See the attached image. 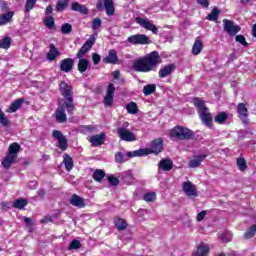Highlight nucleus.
<instances>
[{
	"mask_svg": "<svg viewBox=\"0 0 256 256\" xmlns=\"http://www.w3.org/2000/svg\"><path fill=\"white\" fill-rule=\"evenodd\" d=\"M112 75H113V78H114V79H119V77H121V71L115 70V71L112 73Z\"/></svg>",
	"mask_w": 256,
	"mask_h": 256,
	"instance_id": "62",
	"label": "nucleus"
},
{
	"mask_svg": "<svg viewBox=\"0 0 256 256\" xmlns=\"http://www.w3.org/2000/svg\"><path fill=\"white\" fill-rule=\"evenodd\" d=\"M59 89L62 97L65 99L64 105L67 113L73 115V111H75V104H73V87L67 84V82H60Z\"/></svg>",
	"mask_w": 256,
	"mask_h": 256,
	"instance_id": "3",
	"label": "nucleus"
},
{
	"mask_svg": "<svg viewBox=\"0 0 256 256\" xmlns=\"http://www.w3.org/2000/svg\"><path fill=\"white\" fill-rule=\"evenodd\" d=\"M0 7H1V9H3V11H7L9 9L7 2H5L3 0L0 1Z\"/></svg>",
	"mask_w": 256,
	"mask_h": 256,
	"instance_id": "61",
	"label": "nucleus"
},
{
	"mask_svg": "<svg viewBox=\"0 0 256 256\" xmlns=\"http://www.w3.org/2000/svg\"><path fill=\"white\" fill-rule=\"evenodd\" d=\"M136 22L138 23V25H141V27H143L144 29H147L148 31H152V33L157 35V33L159 31L157 29V26H155L149 20L138 17V18H136Z\"/></svg>",
	"mask_w": 256,
	"mask_h": 256,
	"instance_id": "14",
	"label": "nucleus"
},
{
	"mask_svg": "<svg viewBox=\"0 0 256 256\" xmlns=\"http://www.w3.org/2000/svg\"><path fill=\"white\" fill-rule=\"evenodd\" d=\"M116 163H125V159L123 158V154L121 152H117L115 154Z\"/></svg>",
	"mask_w": 256,
	"mask_h": 256,
	"instance_id": "55",
	"label": "nucleus"
},
{
	"mask_svg": "<svg viewBox=\"0 0 256 256\" xmlns=\"http://www.w3.org/2000/svg\"><path fill=\"white\" fill-rule=\"evenodd\" d=\"M93 45H95V37H90L78 51L76 55L77 59H83L85 54L91 51V47H93Z\"/></svg>",
	"mask_w": 256,
	"mask_h": 256,
	"instance_id": "7",
	"label": "nucleus"
},
{
	"mask_svg": "<svg viewBox=\"0 0 256 256\" xmlns=\"http://www.w3.org/2000/svg\"><path fill=\"white\" fill-rule=\"evenodd\" d=\"M19 151H21V146L18 143H12L8 148L7 155H10L12 157H16L19 155Z\"/></svg>",
	"mask_w": 256,
	"mask_h": 256,
	"instance_id": "29",
	"label": "nucleus"
},
{
	"mask_svg": "<svg viewBox=\"0 0 256 256\" xmlns=\"http://www.w3.org/2000/svg\"><path fill=\"white\" fill-rule=\"evenodd\" d=\"M159 65V52L152 51L150 54L134 60L132 69L137 73H149Z\"/></svg>",
	"mask_w": 256,
	"mask_h": 256,
	"instance_id": "1",
	"label": "nucleus"
},
{
	"mask_svg": "<svg viewBox=\"0 0 256 256\" xmlns=\"http://www.w3.org/2000/svg\"><path fill=\"white\" fill-rule=\"evenodd\" d=\"M43 23L47 29L55 30V18L53 16H48L43 20Z\"/></svg>",
	"mask_w": 256,
	"mask_h": 256,
	"instance_id": "37",
	"label": "nucleus"
},
{
	"mask_svg": "<svg viewBox=\"0 0 256 256\" xmlns=\"http://www.w3.org/2000/svg\"><path fill=\"white\" fill-rule=\"evenodd\" d=\"M207 215V211L203 210L197 215V221L201 222L203 219H205V216Z\"/></svg>",
	"mask_w": 256,
	"mask_h": 256,
	"instance_id": "59",
	"label": "nucleus"
},
{
	"mask_svg": "<svg viewBox=\"0 0 256 256\" xmlns=\"http://www.w3.org/2000/svg\"><path fill=\"white\" fill-rule=\"evenodd\" d=\"M74 61L71 58H65L60 62V70L63 71V73H69L73 70Z\"/></svg>",
	"mask_w": 256,
	"mask_h": 256,
	"instance_id": "18",
	"label": "nucleus"
},
{
	"mask_svg": "<svg viewBox=\"0 0 256 256\" xmlns=\"http://www.w3.org/2000/svg\"><path fill=\"white\" fill-rule=\"evenodd\" d=\"M182 190L187 197H197V187L193 185V182L186 181L182 184Z\"/></svg>",
	"mask_w": 256,
	"mask_h": 256,
	"instance_id": "13",
	"label": "nucleus"
},
{
	"mask_svg": "<svg viewBox=\"0 0 256 256\" xmlns=\"http://www.w3.org/2000/svg\"><path fill=\"white\" fill-rule=\"evenodd\" d=\"M236 165H237L239 171L247 170V161H245V158H243V157L237 158Z\"/></svg>",
	"mask_w": 256,
	"mask_h": 256,
	"instance_id": "44",
	"label": "nucleus"
},
{
	"mask_svg": "<svg viewBox=\"0 0 256 256\" xmlns=\"http://www.w3.org/2000/svg\"><path fill=\"white\" fill-rule=\"evenodd\" d=\"M13 12H8L6 14L0 15V27L3 25H7V23H11V19H13Z\"/></svg>",
	"mask_w": 256,
	"mask_h": 256,
	"instance_id": "32",
	"label": "nucleus"
},
{
	"mask_svg": "<svg viewBox=\"0 0 256 256\" xmlns=\"http://www.w3.org/2000/svg\"><path fill=\"white\" fill-rule=\"evenodd\" d=\"M35 3H37V0H27L25 5L26 11H31L35 7Z\"/></svg>",
	"mask_w": 256,
	"mask_h": 256,
	"instance_id": "51",
	"label": "nucleus"
},
{
	"mask_svg": "<svg viewBox=\"0 0 256 256\" xmlns=\"http://www.w3.org/2000/svg\"><path fill=\"white\" fill-rule=\"evenodd\" d=\"M16 160L17 158L15 156H11L10 154H7L2 160V167H4V169H9L11 165L15 163Z\"/></svg>",
	"mask_w": 256,
	"mask_h": 256,
	"instance_id": "28",
	"label": "nucleus"
},
{
	"mask_svg": "<svg viewBox=\"0 0 256 256\" xmlns=\"http://www.w3.org/2000/svg\"><path fill=\"white\" fill-rule=\"evenodd\" d=\"M256 235V225L251 226L244 234L246 239H252Z\"/></svg>",
	"mask_w": 256,
	"mask_h": 256,
	"instance_id": "48",
	"label": "nucleus"
},
{
	"mask_svg": "<svg viewBox=\"0 0 256 256\" xmlns=\"http://www.w3.org/2000/svg\"><path fill=\"white\" fill-rule=\"evenodd\" d=\"M219 9L218 8H213L211 13L207 16V19L209 21H217L219 19Z\"/></svg>",
	"mask_w": 256,
	"mask_h": 256,
	"instance_id": "47",
	"label": "nucleus"
},
{
	"mask_svg": "<svg viewBox=\"0 0 256 256\" xmlns=\"http://www.w3.org/2000/svg\"><path fill=\"white\" fill-rule=\"evenodd\" d=\"M126 110L130 115H137L139 113V107L137 106V103L130 102L126 105Z\"/></svg>",
	"mask_w": 256,
	"mask_h": 256,
	"instance_id": "35",
	"label": "nucleus"
},
{
	"mask_svg": "<svg viewBox=\"0 0 256 256\" xmlns=\"http://www.w3.org/2000/svg\"><path fill=\"white\" fill-rule=\"evenodd\" d=\"M71 10L72 11H77L78 13H81L82 15H87V13H89V9H87L85 7V5H82L78 2L72 3Z\"/></svg>",
	"mask_w": 256,
	"mask_h": 256,
	"instance_id": "27",
	"label": "nucleus"
},
{
	"mask_svg": "<svg viewBox=\"0 0 256 256\" xmlns=\"http://www.w3.org/2000/svg\"><path fill=\"white\" fill-rule=\"evenodd\" d=\"M200 119L206 127H213V117L211 116V113H209V109L200 112Z\"/></svg>",
	"mask_w": 256,
	"mask_h": 256,
	"instance_id": "16",
	"label": "nucleus"
},
{
	"mask_svg": "<svg viewBox=\"0 0 256 256\" xmlns=\"http://www.w3.org/2000/svg\"><path fill=\"white\" fill-rule=\"evenodd\" d=\"M114 97H115V85L113 83H109L106 90V95L104 97L105 107H111V105H113Z\"/></svg>",
	"mask_w": 256,
	"mask_h": 256,
	"instance_id": "8",
	"label": "nucleus"
},
{
	"mask_svg": "<svg viewBox=\"0 0 256 256\" xmlns=\"http://www.w3.org/2000/svg\"><path fill=\"white\" fill-rule=\"evenodd\" d=\"M193 103L195 105V107H197L199 113L206 111L208 108L205 106V101H203L202 99L199 98H195L193 100Z\"/></svg>",
	"mask_w": 256,
	"mask_h": 256,
	"instance_id": "36",
	"label": "nucleus"
},
{
	"mask_svg": "<svg viewBox=\"0 0 256 256\" xmlns=\"http://www.w3.org/2000/svg\"><path fill=\"white\" fill-rule=\"evenodd\" d=\"M9 47H11V37L6 36L2 40H0V48L9 49Z\"/></svg>",
	"mask_w": 256,
	"mask_h": 256,
	"instance_id": "45",
	"label": "nucleus"
},
{
	"mask_svg": "<svg viewBox=\"0 0 256 256\" xmlns=\"http://www.w3.org/2000/svg\"><path fill=\"white\" fill-rule=\"evenodd\" d=\"M201 51H203V41L201 40L200 37H197L192 47V54L199 55Z\"/></svg>",
	"mask_w": 256,
	"mask_h": 256,
	"instance_id": "24",
	"label": "nucleus"
},
{
	"mask_svg": "<svg viewBox=\"0 0 256 256\" xmlns=\"http://www.w3.org/2000/svg\"><path fill=\"white\" fill-rule=\"evenodd\" d=\"M92 61L94 65H99V63H101V56L97 53H94L92 55Z\"/></svg>",
	"mask_w": 256,
	"mask_h": 256,
	"instance_id": "56",
	"label": "nucleus"
},
{
	"mask_svg": "<svg viewBox=\"0 0 256 256\" xmlns=\"http://www.w3.org/2000/svg\"><path fill=\"white\" fill-rule=\"evenodd\" d=\"M158 167H160L162 171H171V169H173V161L171 159H162Z\"/></svg>",
	"mask_w": 256,
	"mask_h": 256,
	"instance_id": "26",
	"label": "nucleus"
},
{
	"mask_svg": "<svg viewBox=\"0 0 256 256\" xmlns=\"http://www.w3.org/2000/svg\"><path fill=\"white\" fill-rule=\"evenodd\" d=\"M61 55V52H59V49L55 46V44H50V49L46 55V59L48 61H55L59 56Z\"/></svg>",
	"mask_w": 256,
	"mask_h": 256,
	"instance_id": "20",
	"label": "nucleus"
},
{
	"mask_svg": "<svg viewBox=\"0 0 256 256\" xmlns=\"http://www.w3.org/2000/svg\"><path fill=\"white\" fill-rule=\"evenodd\" d=\"M63 163L65 165L66 171H71L74 167L73 158L69 154L63 155Z\"/></svg>",
	"mask_w": 256,
	"mask_h": 256,
	"instance_id": "31",
	"label": "nucleus"
},
{
	"mask_svg": "<svg viewBox=\"0 0 256 256\" xmlns=\"http://www.w3.org/2000/svg\"><path fill=\"white\" fill-rule=\"evenodd\" d=\"M155 91H157V85L155 84H148L145 85L143 88V94L145 95V97H148V95H153Z\"/></svg>",
	"mask_w": 256,
	"mask_h": 256,
	"instance_id": "33",
	"label": "nucleus"
},
{
	"mask_svg": "<svg viewBox=\"0 0 256 256\" xmlns=\"http://www.w3.org/2000/svg\"><path fill=\"white\" fill-rule=\"evenodd\" d=\"M227 117H229V115L226 112H221L214 118V121L219 125H223V123L227 121Z\"/></svg>",
	"mask_w": 256,
	"mask_h": 256,
	"instance_id": "40",
	"label": "nucleus"
},
{
	"mask_svg": "<svg viewBox=\"0 0 256 256\" xmlns=\"http://www.w3.org/2000/svg\"><path fill=\"white\" fill-rule=\"evenodd\" d=\"M144 201L147 203H153L157 199V194L155 192L146 193L143 196Z\"/></svg>",
	"mask_w": 256,
	"mask_h": 256,
	"instance_id": "46",
	"label": "nucleus"
},
{
	"mask_svg": "<svg viewBox=\"0 0 256 256\" xmlns=\"http://www.w3.org/2000/svg\"><path fill=\"white\" fill-rule=\"evenodd\" d=\"M52 136L54 139H57L59 149H61V151H67V138L65 135L59 130H54Z\"/></svg>",
	"mask_w": 256,
	"mask_h": 256,
	"instance_id": "11",
	"label": "nucleus"
},
{
	"mask_svg": "<svg viewBox=\"0 0 256 256\" xmlns=\"http://www.w3.org/2000/svg\"><path fill=\"white\" fill-rule=\"evenodd\" d=\"M231 239H233V234H231V232H225L222 235V241L224 243H229V241H231Z\"/></svg>",
	"mask_w": 256,
	"mask_h": 256,
	"instance_id": "52",
	"label": "nucleus"
},
{
	"mask_svg": "<svg viewBox=\"0 0 256 256\" xmlns=\"http://www.w3.org/2000/svg\"><path fill=\"white\" fill-rule=\"evenodd\" d=\"M0 125H2L3 127H9L11 125V121L9 120V118L6 117L5 112H3L1 108H0Z\"/></svg>",
	"mask_w": 256,
	"mask_h": 256,
	"instance_id": "41",
	"label": "nucleus"
},
{
	"mask_svg": "<svg viewBox=\"0 0 256 256\" xmlns=\"http://www.w3.org/2000/svg\"><path fill=\"white\" fill-rule=\"evenodd\" d=\"M171 137H175L176 139H180L181 141L193 139L195 134L188 128H183L181 126L174 127L170 133Z\"/></svg>",
	"mask_w": 256,
	"mask_h": 256,
	"instance_id": "4",
	"label": "nucleus"
},
{
	"mask_svg": "<svg viewBox=\"0 0 256 256\" xmlns=\"http://www.w3.org/2000/svg\"><path fill=\"white\" fill-rule=\"evenodd\" d=\"M115 227L118 231H125V229H127V222L122 218H118L115 221Z\"/></svg>",
	"mask_w": 256,
	"mask_h": 256,
	"instance_id": "42",
	"label": "nucleus"
},
{
	"mask_svg": "<svg viewBox=\"0 0 256 256\" xmlns=\"http://www.w3.org/2000/svg\"><path fill=\"white\" fill-rule=\"evenodd\" d=\"M27 203L28 201L26 199H16L14 200L12 207H14V209H24L27 207Z\"/></svg>",
	"mask_w": 256,
	"mask_h": 256,
	"instance_id": "38",
	"label": "nucleus"
},
{
	"mask_svg": "<svg viewBox=\"0 0 256 256\" xmlns=\"http://www.w3.org/2000/svg\"><path fill=\"white\" fill-rule=\"evenodd\" d=\"M69 249H81V242L79 240H73L70 243Z\"/></svg>",
	"mask_w": 256,
	"mask_h": 256,
	"instance_id": "53",
	"label": "nucleus"
},
{
	"mask_svg": "<svg viewBox=\"0 0 256 256\" xmlns=\"http://www.w3.org/2000/svg\"><path fill=\"white\" fill-rule=\"evenodd\" d=\"M127 127H129L128 122H125L121 127H118V137L121 139V141H126L128 143L137 141V136L135 135V133L131 132L129 129H127Z\"/></svg>",
	"mask_w": 256,
	"mask_h": 256,
	"instance_id": "5",
	"label": "nucleus"
},
{
	"mask_svg": "<svg viewBox=\"0 0 256 256\" xmlns=\"http://www.w3.org/2000/svg\"><path fill=\"white\" fill-rule=\"evenodd\" d=\"M174 71H175L174 64L166 65L159 70V77L161 79H165V77H169V75H171Z\"/></svg>",
	"mask_w": 256,
	"mask_h": 256,
	"instance_id": "22",
	"label": "nucleus"
},
{
	"mask_svg": "<svg viewBox=\"0 0 256 256\" xmlns=\"http://www.w3.org/2000/svg\"><path fill=\"white\" fill-rule=\"evenodd\" d=\"M209 251H210L209 246L206 243L202 242L199 244L196 252H194L192 256H207L209 255Z\"/></svg>",
	"mask_w": 256,
	"mask_h": 256,
	"instance_id": "21",
	"label": "nucleus"
},
{
	"mask_svg": "<svg viewBox=\"0 0 256 256\" xmlns=\"http://www.w3.org/2000/svg\"><path fill=\"white\" fill-rule=\"evenodd\" d=\"M163 151V139L157 138L151 142L150 148H141L133 152H127V157H145L146 155H159Z\"/></svg>",
	"mask_w": 256,
	"mask_h": 256,
	"instance_id": "2",
	"label": "nucleus"
},
{
	"mask_svg": "<svg viewBox=\"0 0 256 256\" xmlns=\"http://www.w3.org/2000/svg\"><path fill=\"white\" fill-rule=\"evenodd\" d=\"M105 139H107V136L105 133H100L91 136L88 141L91 143L92 147H99L105 143Z\"/></svg>",
	"mask_w": 256,
	"mask_h": 256,
	"instance_id": "15",
	"label": "nucleus"
},
{
	"mask_svg": "<svg viewBox=\"0 0 256 256\" xmlns=\"http://www.w3.org/2000/svg\"><path fill=\"white\" fill-rule=\"evenodd\" d=\"M197 3L201 5L202 7H209V0H197Z\"/></svg>",
	"mask_w": 256,
	"mask_h": 256,
	"instance_id": "60",
	"label": "nucleus"
},
{
	"mask_svg": "<svg viewBox=\"0 0 256 256\" xmlns=\"http://www.w3.org/2000/svg\"><path fill=\"white\" fill-rule=\"evenodd\" d=\"M223 27L224 31L230 36H235L239 31H241V27H239V25H236L235 22L228 19L223 20Z\"/></svg>",
	"mask_w": 256,
	"mask_h": 256,
	"instance_id": "6",
	"label": "nucleus"
},
{
	"mask_svg": "<svg viewBox=\"0 0 256 256\" xmlns=\"http://www.w3.org/2000/svg\"><path fill=\"white\" fill-rule=\"evenodd\" d=\"M237 111L239 119H241L244 125H247L249 123V109H247V104L239 103L237 106Z\"/></svg>",
	"mask_w": 256,
	"mask_h": 256,
	"instance_id": "9",
	"label": "nucleus"
},
{
	"mask_svg": "<svg viewBox=\"0 0 256 256\" xmlns=\"http://www.w3.org/2000/svg\"><path fill=\"white\" fill-rule=\"evenodd\" d=\"M67 5H69L68 0H60L56 5V11H65V9H67Z\"/></svg>",
	"mask_w": 256,
	"mask_h": 256,
	"instance_id": "49",
	"label": "nucleus"
},
{
	"mask_svg": "<svg viewBox=\"0 0 256 256\" xmlns=\"http://www.w3.org/2000/svg\"><path fill=\"white\" fill-rule=\"evenodd\" d=\"M65 109H67V107L65 106V102H63L62 104L60 102L55 114L56 121L58 123L67 122V114L65 113Z\"/></svg>",
	"mask_w": 256,
	"mask_h": 256,
	"instance_id": "12",
	"label": "nucleus"
},
{
	"mask_svg": "<svg viewBox=\"0 0 256 256\" xmlns=\"http://www.w3.org/2000/svg\"><path fill=\"white\" fill-rule=\"evenodd\" d=\"M252 35L256 37V23L252 26Z\"/></svg>",
	"mask_w": 256,
	"mask_h": 256,
	"instance_id": "64",
	"label": "nucleus"
},
{
	"mask_svg": "<svg viewBox=\"0 0 256 256\" xmlns=\"http://www.w3.org/2000/svg\"><path fill=\"white\" fill-rule=\"evenodd\" d=\"M71 31H73V26H71V24L64 23L61 26V32L63 33V35H69V33H71Z\"/></svg>",
	"mask_w": 256,
	"mask_h": 256,
	"instance_id": "50",
	"label": "nucleus"
},
{
	"mask_svg": "<svg viewBox=\"0 0 256 256\" xmlns=\"http://www.w3.org/2000/svg\"><path fill=\"white\" fill-rule=\"evenodd\" d=\"M104 7L106 9V15L111 17V15H115V3L113 0H104Z\"/></svg>",
	"mask_w": 256,
	"mask_h": 256,
	"instance_id": "25",
	"label": "nucleus"
},
{
	"mask_svg": "<svg viewBox=\"0 0 256 256\" xmlns=\"http://www.w3.org/2000/svg\"><path fill=\"white\" fill-rule=\"evenodd\" d=\"M119 57L117 56V51L110 50L109 54L103 59L104 63H110L112 65H115L117 63Z\"/></svg>",
	"mask_w": 256,
	"mask_h": 256,
	"instance_id": "23",
	"label": "nucleus"
},
{
	"mask_svg": "<svg viewBox=\"0 0 256 256\" xmlns=\"http://www.w3.org/2000/svg\"><path fill=\"white\" fill-rule=\"evenodd\" d=\"M108 183H110V185H113L115 187L119 183V178L110 176L108 177Z\"/></svg>",
	"mask_w": 256,
	"mask_h": 256,
	"instance_id": "57",
	"label": "nucleus"
},
{
	"mask_svg": "<svg viewBox=\"0 0 256 256\" xmlns=\"http://www.w3.org/2000/svg\"><path fill=\"white\" fill-rule=\"evenodd\" d=\"M89 62L87 61V59L85 58H80L79 62H78V71H80V73H85V71H87V69H89Z\"/></svg>",
	"mask_w": 256,
	"mask_h": 256,
	"instance_id": "34",
	"label": "nucleus"
},
{
	"mask_svg": "<svg viewBox=\"0 0 256 256\" xmlns=\"http://www.w3.org/2000/svg\"><path fill=\"white\" fill-rule=\"evenodd\" d=\"M235 41L237 43H241V45L247 46V41L245 40V36H243V35H237L235 37Z\"/></svg>",
	"mask_w": 256,
	"mask_h": 256,
	"instance_id": "54",
	"label": "nucleus"
},
{
	"mask_svg": "<svg viewBox=\"0 0 256 256\" xmlns=\"http://www.w3.org/2000/svg\"><path fill=\"white\" fill-rule=\"evenodd\" d=\"M205 159H207V156L205 154L193 156L192 160L189 161L190 169H197V167H200L201 162L205 161Z\"/></svg>",
	"mask_w": 256,
	"mask_h": 256,
	"instance_id": "17",
	"label": "nucleus"
},
{
	"mask_svg": "<svg viewBox=\"0 0 256 256\" xmlns=\"http://www.w3.org/2000/svg\"><path fill=\"white\" fill-rule=\"evenodd\" d=\"M51 13H53V7L51 5H49L46 7L45 14L51 15Z\"/></svg>",
	"mask_w": 256,
	"mask_h": 256,
	"instance_id": "63",
	"label": "nucleus"
},
{
	"mask_svg": "<svg viewBox=\"0 0 256 256\" xmlns=\"http://www.w3.org/2000/svg\"><path fill=\"white\" fill-rule=\"evenodd\" d=\"M70 205L73 207H78V209H83L85 207V199L77 194H73L69 200Z\"/></svg>",
	"mask_w": 256,
	"mask_h": 256,
	"instance_id": "19",
	"label": "nucleus"
},
{
	"mask_svg": "<svg viewBox=\"0 0 256 256\" xmlns=\"http://www.w3.org/2000/svg\"><path fill=\"white\" fill-rule=\"evenodd\" d=\"M128 43H132V45H147L149 37L144 34H136L128 37Z\"/></svg>",
	"mask_w": 256,
	"mask_h": 256,
	"instance_id": "10",
	"label": "nucleus"
},
{
	"mask_svg": "<svg viewBox=\"0 0 256 256\" xmlns=\"http://www.w3.org/2000/svg\"><path fill=\"white\" fill-rule=\"evenodd\" d=\"M24 223H26V225L30 229V231H33V222L31 220V218L25 217L24 218Z\"/></svg>",
	"mask_w": 256,
	"mask_h": 256,
	"instance_id": "58",
	"label": "nucleus"
},
{
	"mask_svg": "<svg viewBox=\"0 0 256 256\" xmlns=\"http://www.w3.org/2000/svg\"><path fill=\"white\" fill-rule=\"evenodd\" d=\"M21 105H23V99L15 100L7 110V113H15L21 109Z\"/></svg>",
	"mask_w": 256,
	"mask_h": 256,
	"instance_id": "30",
	"label": "nucleus"
},
{
	"mask_svg": "<svg viewBox=\"0 0 256 256\" xmlns=\"http://www.w3.org/2000/svg\"><path fill=\"white\" fill-rule=\"evenodd\" d=\"M93 179L94 181L101 183L103 179H105V171L99 169L95 170V172L93 173Z\"/></svg>",
	"mask_w": 256,
	"mask_h": 256,
	"instance_id": "39",
	"label": "nucleus"
},
{
	"mask_svg": "<svg viewBox=\"0 0 256 256\" xmlns=\"http://www.w3.org/2000/svg\"><path fill=\"white\" fill-rule=\"evenodd\" d=\"M101 25H103V21L101 18H94L92 21V29L94 30L95 35H97V31L101 29Z\"/></svg>",
	"mask_w": 256,
	"mask_h": 256,
	"instance_id": "43",
	"label": "nucleus"
}]
</instances>
